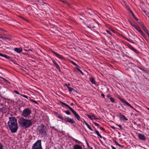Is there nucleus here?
I'll use <instances>...</instances> for the list:
<instances>
[{
  "instance_id": "obj_9",
  "label": "nucleus",
  "mask_w": 149,
  "mask_h": 149,
  "mask_svg": "<svg viewBox=\"0 0 149 149\" xmlns=\"http://www.w3.org/2000/svg\"><path fill=\"white\" fill-rule=\"evenodd\" d=\"M70 111L74 115L75 118H76L78 120H79L80 119V117L78 114L72 109Z\"/></svg>"
},
{
  "instance_id": "obj_24",
  "label": "nucleus",
  "mask_w": 149,
  "mask_h": 149,
  "mask_svg": "<svg viewBox=\"0 0 149 149\" xmlns=\"http://www.w3.org/2000/svg\"><path fill=\"white\" fill-rule=\"evenodd\" d=\"M130 13H131V14H132V15L133 17L134 18L136 19L137 21L138 20V19L135 16V15H134V13H133V12L132 10H130Z\"/></svg>"
},
{
  "instance_id": "obj_51",
  "label": "nucleus",
  "mask_w": 149,
  "mask_h": 149,
  "mask_svg": "<svg viewBox=\"0 0 149 149\" xmlns=\"http://www.w3.org/2000/svg\"><path fill=\"white\" fill-rule=\"evenodd\" d=\"M123 2L124 3V4L125 6H128V5L127 4L126 2L125 1H123Z\"/></svg>"
},
{
  "instance_id": "obj_48",
  "label": "nucleus",
  "mask_w": 149,
  "mask_h": 149,
  "mask_svg": "<svg viewBox=\"0 0 149 149\" xmlns=\"http://www.w3.org/2000/svg\"><path fill=\"white\" fill-rule=\"evenodd\" d=\"M57 117L59 118H61L62 120H63L64 118L63 119L62 117H61L60 115H58V116H57Z\"/></svg>"
},
{
  "instance_id": "obj_58",
  "label": "nucleus",
  "mask_w": 149,
  "mask_h": 149,
  "mask_svg": "<svg viewBox=\"0 0 149 149\" xmlns=\"http://www.w3.org/2000/svg\"><path fill=\"white\" fill-rule=\"evenodd\" d=\"M123 38L125 40H128V38H127L126 37H123Z\"/></svg>"
},
{
  "instance_id": "obj_28",
  "label": "nucleus",
  "mask_w": 149,
  "mask_h": 149,
  "mask_svg": "<svg viewBox=\"0 0 149 149\" xmlns=\"http://www.w3.org/2000/svg\"><path fill=\"white\" fill-rule=\"evenodd\" d=\"M29 99H30V100L31 102H34L37 104H38V103L36 101H35V100L31 99L30 98H29Z\"/></svg>"
},
{
  "instance_id": "obj_35",
  "label": "nucleus",
  "mask_w": 149,
  "mask_h": 149,
  "mask_svg": "<svg viewBox=\"0 0 149 149\" xmlns=\"http://www.w3.org/2000/svg\"><path fill=\"white\" fill-rule=\"evenodd\" d=\"M3 57L8 59H9L10 58V57L9 56H8L6 55H4Z\"/></svg>"
},
{
  "instance_id": "obj_16",
  "label": "nucleus",
  "mask_w": 149,
  "mask_h": 149,
  "mask_svg": "<svg viewBox=\"0 0 149 149\" xmlns=\"http://www.w3.org/2000/svg\"><path fill=\"white\" fill-rule=\"evenodd\" d=\"M74 149H82L81 146L78 145H75L74 146Z\"/></svg>"
},
{
  "instance_id": "obj_5",
  "label": "nucleus",
  "mask_w": 149,
  "mask_h": 149,
  "mask_svg": "<svg viewBox=\"0 0 149 149\" xmlns=\"http://www.w3.org/2000/svg\"><path fill=\"white\" fill-rule=\"evenodd\" d=\"M31 111L28 108H26L23 111L22 115L24 117H27L31 113Z\"/></svg>"
},
{
  "instance_id": "obj_2",
  "label": "nucleus",
  "mask_w": 149,
  "mask_h": 149,
  "mask_svg": "<svg viewBox=\"0 0 149 149\" xmlns=\"http://www.w3.org/2000/svg\"><path fill=\"white\" fill-rule=\"evenodd\" d=\"M18 123L21 127L25 128L30 127L33 124L31 120L26 119L23 118H20Z\"/></svg>"
},
{
  "instance_id": "obj_11",
  "label": "nucleus",
  "mask_w": 149,
  "mask_h": 149,
  "mask_svg": "<svg viewBox=\"0 0 149 149\" xmlns=\"http://www.w3.org/2000/svg\"><path fill=\"white\" fill-rule=\"evenodd\" d=\"M51 52L53 53L58 58L60 59H64V57L52 50H51Z\"/></svg>"
},
{
  "instance_id": "obj_45",
  "label": "nucleus",
  "mask_w": 149,
  "mask_h": 149,
  "mask_svg": "<svg viewBox=\"0 0 149 149\" xmlns=\"http://www.w3.org/2000/svg\"><path fill=\"white\" fill-rule=\"evenodd\" d=\"M106 31L107 32V33H108V34H109V35H112V33L110 31H108V30H106Z\"/></svg>"
},
{
  "instance_id": "obj_14",
  "label": "nucleus",
  "mask_w": 149,
  "mask_h": 149,
  "mask_svg": "<svg viewBox=\"0 0 149 149\" xmlns=\"http://www.w3.org/2000/svg\"><path fill=\"white\" fill-rule=\"evenodd\" d=\"M60 102L62 105H64L65 106H66L68 107L70 110H71L72 109V108H71L69 105L66 104V103L63 102L61 101H60Z\"/></svg>"
},
{
  "instance_id": "obj_44",
  "label": "nucleus",
  "mask_w": 149,
  "mask_h": 149,
  "mask_svg": "<svg viewBox=\"0 0 149 149\" xmlns=\"http://www.w3.org/2000/svg\"><path fill=\"white\" fill-rule=\"evenodd\" d=\"M14 92L16 93V94H18V95H21V94H20V93H19L17 91H14Z\"/></svg>"
},
{
  "instance_id": "obj_47",
  "label": "nucleus",
  "mask_w": 149,
  "mask_h": 149,
  "mask_svg": "<svg viewBox=\"0 0 149 149\" xmlns=\"http://www.w3.org/2000/svg\"><path fill=\"white\" fill-rule=\"evenodd\" d=\"M100 128L101 130H102L103 131H104L105 130L102 127H100Z\"/></svg>"
},
{
  "instance_id": "obj_10",
  "label": "nucleus",
  "mask_w": 149,
  "mask_h": 149,
  "mask_svg": "<svg viewBox=\"0 0 149 149\" xmlns=\"http://www.w3.org/2000/svg\"><path fill=\"white\" fill-rule=\"evenodd\" d=\"M0 38L4 40H10V38L8 37L7 35L5 34H0Z\"/></svg>"
},
{
  "instance_id": "obj_62",
  "label": "nucleus",
  "mask_w": 149,
  "mask_h": 149,
  "mask_svg": "<svg viewBox=\"0 0 149 149\" xmlns=\"http://www.w3.org/2000/svg\"><path fill=\"white\" fill-rule=\"evenodd\" d=\"M28 51H31V52H32V50L31 49H29L28 50Z\"/></svg>"
},
{
  "instance_id": "obj_57",
  "label": "nucleus",
  "mask_w": 149,
  "mask_h": 149,
  "mask_svg": "<svg viewBox=\"0 0 149 149\" xmlns=\"http://www.w3.org/2000/svg\"><path fill=\"white\" fill-rule=\"evenodd\" d=\"M111 147L112 149H116L113 146H111Z\"/></svg>"
},
{
  "instance_id": "obj_17",
  "label": "nucleus",
  "mask_w": 149,
  "mask_h": 149,
  "mask_svg": "<svg viewBox=\"0 0 149 149\" xmlns=\"http://www.w3.org/2000/svg\"><path fill=\"white\" fill-rule=\"evenodd\" d=\"M90 81L93 84H95L96 82L94 80V79L93 77H91L90 78Z\"/></svg>"
},
{
  "instance_id": "obj_7",
  "label": "nucleus",
  "mask_w": 149,
  "mask_h": 149,
  "mask_svg": "<svg viewBox=\"0 0 149 149\" xmlns=\"http://www.w3.org/2000/svg\"><path fill=\"white\" fill-rule=\"evenodd\" d=\"M119 99L120 101H121L122 103H123L124 104V105H126L130 107L132 109H135L132 106H131L129 103H128L125 100L121 98H119Z\"/></svg>"
},
{
  "instance_id": "obj_52",
  "label": "nucleus",
  "mask_w": 149,
  "mask_h": 149,
  "mask_svg": "<svg viewBox=\"0 0 149 149\" xmlns=\"http://www.w3.org/2000/svg\"><path fill=\"white\" fill-rule=\"evenodd\" d=\"M140 25L143 29V27H145V26L143 24H141Z\"/></svg>"
},
{
  "instance_id": "obj_63",
  "label": "nucleus",
  "mask_w": 149,
  "mask_h": 149,
  "mask_svg": "<svg viewBox=\"0 0 149 149\" xmlns=\"http://www.w3.org/2000/svg\"><path fill=\"white\" fill-rule=\"evenodd\" d=\"M148 36V37H149V32L147 33H146Z\"/></svg>"
},
{
  "instance_id": "obj_4",
  "label": "nucleus",
  "mask_w": 149,
  "mask_h": 149,
  "mask_svg": "<svg viewBox=\"0 0 149 149\" xmlns=\"http://www.w3.org/2000/svg\"><path fill=\"white\" fill-rule=\"evenodd\" d=\"M31 149H42L41 141L38 140L33 144Z\"/></svg>"
},
{
  "instance_id": "obj_46",
  "label": "nucleus",
  "mask_w": 149,
  "mask_h": 149,
  "mask_svg": "<svg viewBox=\"0 0 149 149\" xmlns=\"http://www.w3.org/2000/svg\"><path fill=\"white\" fill-rule=\"evenodd\" d=\"M116 125L118 127L121 129H122V125Z\"/></svg>"
},
{
  "instance_id": "obj_1",
  "label": "nucleus",
  "mask_w": 149,
  "mask_h": 149,
  "mask_svg": "<svg viewBox=\"0 0 149 149\" xmlns=\"http://www.w3.org/2000/svg\"><path fill=\"white\" fill-rule=\"evenodd\" d=\"M8 122V126L11 132H17L18 128L17 120L14 117H10Z\"/></svg>"
},
{
  "instance_id": "obj_40",
  "label": "nucleus",
  "mask_w": 149,
  "mask_h": 149,
  "mask_svg": "<svg viewBox=\"0 0 149 149\" xmlns=\"http://www.w3.org/2000/svg\"><path fill=\"white\" fill-rule=\"evenodd\" d=\"M128 65H129L132 66H134V64L133 63H128Z\"/></svg>"
},
{
  "instance_id": "obj_33",
  "label": "nucleus",
  "mask_w": 149,
  "mask_h": 149,
  "mask_svg": "<svg viewBox=\"0 0 149 149\" xmlns=\"http://www.w3.org/2000/svg\"><path fill=\"white\" fill-rule=\"evenodd\" d=\"M86 126H87V127L91 131H93V130H92V128H91L90 125L88 124Z\"/></svg>"
},
{
  "instance_id": "obj_64",
  "label": "nucleus",
  "mask_w": 149,
  "mask_h": 149,
  "mask_svg": "<svg viewBox=\"0 0 149 149\" xmlns=\"http://www.w3.org/2000/svg\"><path fill=\"white\" fill-rule=\"evenodd\" d=\"M89 148V149H93V148L91 147H90V148Z\"/></svg>"
},
{
  "instance_id": "obj_36",
  "label": "nucleus",
  "mask_w": 149,
  "mask_h": 149,
  "mask_svg": "<svg viewBox=\"0 0 149 149\" xmlns=\"http://www.w3.org/2000/svg\"><path fill=\"white\" fill-rule=\"evenodd\" d=\"M87 116L89 118H90L91 120H93V118L92 117V116H91L88 114H87Z\"/></svg>"
},
{
  "instance_id": "obj_18",
  "label": "nucleus",
  "mask_w": 149,
  "mask_h": 149,
  "mask_svg": "<svg viewBox=\"0 0 149 149\" xmlns=\"http://www.w3.org/2000/svg\"><path fill=\"white\" fill-rule=\"evenodd\" d=\"M65 85H66V86H67V87L68 88V90L70 92H72V91H75V90L74 89H73V88H72V87H70L69 86H68L67 84H66Z\"/></svg>"
},
{
  "instance_id": "obj_37",
  "label": "nucleus",
  "mask_w": 149,
  "mask_h": 149,
  "mask_svg": "<svg viewBox=\"0 0 149 149\" xmlns=\"http://www.w3.org/2000/svg\"><path fill=\"white\" fill-rule=\"evenodd\" d=\"M21 95V96L23 97H24V98H25L28 99V96H26V95H22V94Z\"/></svg>"
},
{
  "instance_id": "obj_21",
  "label": "nucleus",
  "mask_w": 149,
  "mask_h": 149,
  "mask_svg": "<svg viewBox=\"0 0 149 149\" xmlns=\"http://www.w3.org/2000/svg\"><path fill=\"white\" fill-rule=\"evenodd\" d=\"M120 118L123 119V120H127V118L125 116L123 115H122L120 116Z\"/></svg>"
},
{
  "instance_id": "obj_61",
  "label": "nucleus",
  "mask_w": 149,
  "mask_h": 149,
  "mask_svg": "<svg viewBox=\"0 0 149 149\" xmlns=\"http://www.w3.org/2000/svg\"><path fill=\"white\" fill-rule=\"evenodd\" d=\"M111 128L112 129H114V130H115V129H116L115 127L114 126H111Z\"/></svg>"
},
{
  "instance_id": "obj_56",
  "label": "nucleus",
  "mask_w": 149,
  "mask_h": 149,
  "mask_svg": "<svg viewBox=\"0 0 149 149\" xmlns=\"http://www.w3.org/2000/svg\"><path fill=\"white\" fill-rule=\"evenodd\" d=\"M72 63L74 65H77L76 64V63H75L74 62H72Z\"/></svg>"
},
{
  "instance_id": "obj_8",
  "label": "nucleus",
  "mask_w": 149,
  "mask_h": 149,
  "mask_svg": "<svg viewBox=\"0 0 149 149\" xmlns=\"http://www.w3.org/2000/svg\"><path fill=\"white\" fill-rule=\"evenodd\" d=\"M137 135L139 139L140 140L144 141L146 140V137L143 134L140 133H138Z\"/></svg>"
},
{
  "instance_id": "obj_39",
  "label": "nucleus",
  "mask_w": 149,
  "mask_h": 149,
  "mask_svg": "<svg viewBox=\"0 0 149 149\" xmlns=\"http://www.w3.org/2000/svg\"><path fill=\"white\" fill-rule=\"evenodd\" d=\"M65 113L68 114V115H70V112L68 111H65Z\"/></svg>"
},
{
  "instance_id": "obj_38",
  "label": "nucleus",
  "mask_w": 149,
  "mask_h": 149,
  "mask_svg": "<svg viewBox=\"0 0 149 149\" xmlns=\"http://www.w3.org/2000/svg\"><path fill=\"white\" fill-rule=\"evenodd\" d=\"M125 7L127 9L130 11V10H131L130 9V7L129 6H125Z\"/></svg>"
},
{
  "instance_id": "obj_19",
  "label": "nucleus",
  "mask_w": 149,
  "mask_h": 149,
  "mask_svg": "<svg viewBox=\"0 0 149 149\" xmlns=\"http://www.w3.org/2000/svg\"><path fill=\"white\" fill-rule=\"evenodd\" d=\"M94 128L95 129V133L97 135L99 136L100 138L102 139V136H101V135L100 134L99 132H98V131L95 128V127H94Z\"/></svg>"
},
{
  "instance_id": "obj_25",
  "label": "nucleus",
  "mask_w": 149,
  "mask_h": 149,
  "mask_svg": "<svg viewBox=\"0 0 149 149\" xmlns=\"http://www.w3.org/2000/svg\"><path fill=\"white\" fill-rule=\"evenodd\" d=\"M113 141H114V142L116 143V145L118 146L119 147H120L121 146V145L119 144L115 140V139H113Z\"/></svg>"
},
{
  "instance_id": "obj_6",
  "label": "nucleus",
  "mask_w": 149,
  "mask_h": 149,
  "mask_svg": "<svg viewBox=\"0 0 149 149\" xmlns=\"http://www.w3.org/2000/svg\"><path fill=\"white\" fill-rule=\"evenodd\" d=\"M63 120L64 122H68L71 124H73L75 122L73 119L70 118L68 117H65L63 119Z\"/></svg>"
},
{
  "instance_id": "obj_34",
  "label": "nucleus",
  "mask_w": 149,
  "mask_h": 149,
  "mask_svg": "<svg viewBox=\"0 0 149 149\" xmlns=\"http://www.w3.org/2000/svg\"><path fill=\"white\" fill-rule=\"evenodd\" d=\"M76 69L77 70L79 71V72L82 75H83L84 74L82 72V71L80 69H79V68H77Z\"/></svg>"
},
{
  "instance_id": "obj_27",
  "label": "nucleus",
  "mask_w": 149,
  "mask_h": 149,
  "mask_svg": "<svg viewBox=\"0 0 149 149\" xmlns=\"http://www.w3.org/2000/svg\"><path fill=\"white\" fill-rule=\"evenodd\" d=\"M132 50L136 54H138L139 53L138 51L134 47L133 48Z\"/></svg>"
},
{
  "instance_id": "obj_20",
  "label": "nucleus",
  "mask_w": 149,
  "mask_h": 149,
  "mask_svg": "<svg viewBox=\"0 0 149 149\" xmlns=\"http://www.w3.org/2000/svg\"><path fill=\"white\" fill-rule=\"evenodd\" d=\"M0 110L3 113H5L6 111V109L5 107H3L0 109Z\"/></svg>"
},
{
  "instance_id": "obj_29",
  "label": "nucleus",
  "mask_w": 149,
  "mask_h": 149,
  "mask_svg": "<svg viewBox=\"0 0 149 149\" xmlns=\"http://www.w3.org/2000/svg\"><path fill=\"white\" fill-rule=\"evenodd\" d=\"M110 100L112 103H114L115 102L114 98L112 97H111L110 98Z\"/></svg>"
},
{
  "instance_id": "obj_54",
  "label": "nucleus",
  "mask_w": 149,
  "mask_h": 149,
  "mask_svg": "<svg viewBox=\"0 0 149 149\" xmlns=\"http://www.w3.org/2000/svg\"><path fill=\"white\" fill-rule=\"evenodd\" d=\"M101 95L104 98L105 96H104V95L103 93H102L101 94Z\"/></svg>"
},
{
  "instance_id": "obj_22",
  "label": "nucleus",
  "mask_w": 149,
  "mask_h": 149,
  "mask_svg": "<svg viewBox=\"0 0 149 149\" xmlns=\"http://www.w3.org/2000/svg\"><path fill=\"white\" fill-rule=\"evenodd\" d=\"M138 32H139L141 35L143 37H145L146 36V35L141 30V29H140L138 31Z\"/></svg>"
},
{
  "instance_id": "obj_30",
  "label": "nucleus",
  "mask_w": 149,
  "mask_h": 149,
  "mask_svg": "<svg viewBox=\"0 0 149 149\" xmlns=\"http://www.w3.org/2000/svg\"><path fill=\"white\" fill-rule=\"evenodd\" d=\"M143 29L146 33L148 32V30L145 27H143Z\"/></svg>"
},
{
  "instance_id": "obj_12",
  "label": "nucleus",
  "mask_w": 149,
  "mask_h": 149,
  "mask_svg": "<svg viewBox=\"0 0 149 149\" xmlns=\"http://www.w3.org/2000/svg\"><path fill=\"white\" fill-rule=\"evenodd\" d=\"M128 21L131 25L134 27L138 31L140 29V28L139 26L138 25H135L133 22H131L130 20H128Z\"/></svg>"
},
{
  "instance_id": "obj_60",
  "label": "nucleus",
  "mask_w": 149,
  "mask_h": 149,
  "mask_svg": "<svg viewBox=\"0 0 149 149\" xmlns=\"http://www.w3.org/2000/svg\"><path fill=\"white\" fill-rule=\"evenodd\" d=\"M86 144H87V145L88 147V148H90V146L89 145V144L88 143H86Z\"/></svg>"
},
{
  "instance_id": "obj_53",
  "label": "nucleus",
  "mask_w": 149,
  "mask_h": 149,
  "mask_svg": "<svg viewBox=\"0 0 149 149\" xmlns=\"http://www.w3.org/2000/svg\"><path fill=\"white\" fill-rule=\"evenodd\" d=\"M84 123H85V124H86V125H87L88 123H87L84 120H83Z\"/></svg>"
},
{
  "instance_id": "obj_42",
  "label": "nucleus",
  "mask_w": 149,
  "mask_h": 149,
  "mask_svg": "<svg viewBox=\"0 0 149 149\" xmlns=\"http://www.w3.org/2000/svg\"><path fill=\"white\" fill-rule=\"evenodd\" d=\"M93 123L95 125H96L97 127H99L100 125L99 124H98L95 122H93Z\"/></svg>"
},
{
  "instance_id": "obj_59",
  "label": "nucleus",
  "mask_w": 149,
  "mask_h": 149,
  "mask_svg": "<svg viewBox=\"0 0 149 149\" xmlns=\"http://www.w3.org/2000/svg\"><path fill=\"white\" fill-rule=\"evenodd\" d=\"M4 56V54H3L1 53H0V56H1L2 57H3Z\"/></svg>"
},
{
  "instance_id": "obj_50",
  "label": "nucleus",
  "mask_w": 149,
  "mask_h": 149,
  "mask_svg": "<svg viewBox=\"0 0 149 149\" xmlns=\"http://www.w3.org/2000/svg\"><path fill=\"white\" fill-rule=\"evenodd\" d=\"M123 2L124 3V4L125 6H128V5L127 4L126 2L125 1H123Z\"/></svg>"
},
{
  "instance_id": "obj_55",
  "label": "nucleus",
  "mask_w": 149,
  "mask_h": 149,
  "mask_svg": "<svg viewBox=\"0 0 149 149\" xmlns=\"http://www.w3.org/2000/svg\"><path fill=\"white\" fill-rule=\"evenodd\" d=\"M141 70L144 72L145 73L147 72V71L146 70H145L144 69H143V68H142V70Z\"/></svg>"
},
{
  "instance_id": "obj_3",
  "label": "nucleus",
  "mask_w": 149,
  "mask_h": 149,
  "mask_svg": "<svg viewBox=\"0 0 149 149\" xmlns=\"http://www.w3.org/2000/svg\"><path fill=\"white\" fill-rule=\"evenodd\" d=\"M38 130L40 134L42 136H46L47 134V129L45 126L42 124L38 126Z\"/></svg>"
},
{
  "instance_id": "obj_15",
  "label": "nucleus",
  "mask_w": 149,
  "mask_h": 149,
  "mask_svg": "<svg viewBox=\"0 0 149 149\" xmlns=\"http://www.w3.org/2000/svg\"><path fill=\"white\" fill-rule=\"evenodd\" d=\"M53 62L55 65L56 67L57 68V69H58L59 71L60 72L61 70L60 69V68L59 66L58 65L57 63L54 61H53Z\"/></svg>"
},
{
  "instance_id": "obj_23",
  "label": "nucleus",
  "mask_w": 149,
  "mask_h": 149,
  "mask_svg": "<svg viewBox=\"0 0 149 149\" xmlns=\"http://www.w3.org/2000/svg\"><path fill=\"white\" fill-rule=\"evenodd\" d=\"M72 138V139L73 141H75V142L76 143H79V144L81 143V142L80 141H79L78 140H77V139H74V138H73V137L72 138Z\"/></svg>"
},
{
  "instance_id": "obj_43",
  "label": "nucleus",
  "mask_w": 149,
  "mask_h": 149,
  "mask_svg": "<svg viewBox=\"0 0 149 149\" xmlns=\"http://www.w3.org/2000/svg\"><path fill=\"white\" fill-rule=\"evenodd\" d=\"M127 41H128L129 42H130V43H134L133 41L132 40H131L130 39H128V40Z\"/></svg>"
},
{
  "instance_id": "obj_26",
  "label": "nucleus",
  "mask_w": 149,
  "mask_h": 149,
  "mask_svg": "<svg viewBox=\"0 0 149 149\" xmlns=\"http://www.w3.org/2000/svg\"><path fill=\"white\" fill-rule=\"evenodd\" d=\"M91 116H92L94 118V119L95 120H97V119H99V120H100V118H97L96 117V116H95L94 115V114H92L91 115Z\"/></svg>"
},
{
  "instance_id": "obj_32",
  "label": "nucleus",
  "mask_w": 149,
  "mask_h": 149,
  "mask_svg": "<svg viewBox=\"0 0 149 149\" xmlns=\"http://www.w3.org/2000/svg\"><path fill=\"white\" fill-rule=\"evenodd\" d=\"M143 11L146 13V15L149 17V13L146 11L143 10Z\"/></svg>"
},
{
  "instance_id": "obj_41",
  "label": "nucleus",
  "mask_w": 149,
  "mask_h": 149,
  "mask_svg": "<svg viewBox=\"0 0 149 149\" xmlns=\"http://www.w3.org/2000/svg\"><path fill=\"white\" fill-rule=\"evenodd\" d=\"M3 146L1 143H0V149H3Z\"/></svg>"
},
{
  "instance_id": "obj_13",
  "label": "nucleus",
  "mask_w": 149,
  "mask_h": 149,
  "mask_svg": "<svg viewBox=\"0 0 149 149\" xmlns=\"http://www.w3.org/2000/svg\"><path fill=\"white\" fill-rule=\"evenodd\" d=\"M14 50L15 52L20 53L22 51V49L21 48H14Z\"/></svg>"
},
{
  "instance_id": "obj_31",
  "label": "nucleus",
  "mask_w": 149,
  "mask_h": 149,
  "mask_svg": "<svg viewBox=\"0 0 149 149\" xmlns=\"http://www.w3.org/2000/svg\"><path fill=\"white\" fill-rule=\"evenodd\" d=\"M127 46L131 50L133 48V47L130 45L129 44L127 45Z\"/></svg>"
},
{
  "instance_id": "obj_49",
  "label": "nucleus",
  "mask_w": 149,
  "mask_h": 149,
  "mask_svg": "<svg viewBox=\"0 0 149 149\" xmlns=\"http://www.w3.org/2000/svg\"><path fill=\"white\" fill-rule=\"evenodd\" d=\"M107 97L109 99H110V98L111 97V95L109 94L107 95Z\"/></svg>"
}]
</instances>
